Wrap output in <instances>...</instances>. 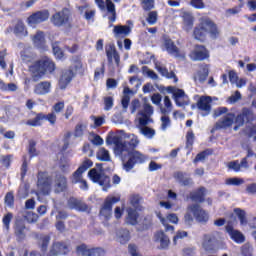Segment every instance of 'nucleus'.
Listing matches in <instances>:
<instances>
[{
  "label": "nucleus",
  "instance_id": "41",
  "mask_svg": "<svg viewBox=\"0 0 256 256\" xmlns=\"http://www.w3.org/2000/svg\"><path fill=\"white\" fill-rule=\"evenodd\" d=\"M45 119V114L39 113L36 115L34 119H30L26 122V125H29L30 127H39L41 125V121Z\"/></svg>",
  "mask_w": 256,
  "mask_h": 256
},
{
  "label": "nucleus",
  "instance_id": "22",
  "mask_svg": "<svg viewBox=\"0 0 256 256\" xmlns=\"http://www.w3.org/2000/svg\"><path fill=\"white\" fill-rule=\"evenodd\" d=\"M106 56L108 59V63H113L114 59L117 67H119V63H121V56H119V52H117L115 45L110 44L106 46Z\"/></svg>",
  "mask_w": 256,
  "mask_h": 256
},
{
  "label": "nucleus",
  "instance_id": "62",
  "mask_svg": "<svg viewBox=\"0 0 256 256\" xmlns=\"http://www.w3.org/2000/svg\"><path fill=\"white\" fill-rule=\"evenodd\" d=\"M84 19H86V21H94L95 10H91V9L86 10L84 14Z\"/></svg>",
  "mask_w": 256,
  "mask_h": 256
},
{
  "label": "nucleus",
  "instance_id": "28",
  "mask_svg": "<svg viewBox=\"0 0 256 256\" xmlns=\"http://www.w3.org/2000/svg\"><path fill=\"white\" fill-rule=\"evenodd\" d=\"M173 177L177 183H180V185H183L184 187H187L193 183L191 178L187 177V173L182 171L174 172Z\"/></svg>",
  "mask_w": 256,
  "mask_h": 256
},
{
  "label": "nucleus",
  "instance_id": "27",
  "mask_svg": "<svg viewBox=\"0 0 256 256\" xmlns=\"http://www.w3.org/2000/svg\"><path fill=\"white\" fill-rule=\"evenodd\" d=\"M154 241L155 243H160V249H167L169 243H171L169 237H167L163 231H159L154 235Z\"/></svg>",
  "mask_w": 256,
  "mask_h": 256
},
{
  "label": "nucleus",
  "instance_id": "38",
  "mask_svg": "<svg viewBox=\"0 0 256 256\" xmlns=\"http://www.w3.org/2000/svg\"><path fill=\"white\" fill-rule=\"evenodd\" d=\"M13 31L17 37H26L27 35V29L25 28V24L23 23V21H18L14 26Z\"/></svg>",
  "mask_w": 256,
  "mask_h": 256
},
{
  "label": "nucleus",
  "instance_id": "6",
  "mask_svg": "<svg viewBox=\"0 0 256 256\" xmlns=\"http://www.w3.org/2000/svg\"><path fill=\"white\" fill-rule=\"evenodd\" d=\"M234 123H236L234 131H238L239 127H243L245 123H248L250 133H252V135L256 134V116L251 109L243 108L241 113L235 116Z\"/></svg>",
  "mask_w": 256,
  "mask_h": 256
},
{
  "label": "nucleus",
  "instance_id": "35",
  "mask_svg": "<svg viewBox=\"0 0 256 256\" xmlns=\"http://www.w3.org/2000/svg\"><path fill=\"white\" fill-rule=\"evenodd\" d=\"M205 187H200L198 190L190 193V199L197 203H203L205 201Z\"/></svg>",
  "mask_w": 256,
  "mask_h": 256
},
{
  "label": "nucleus",
  "instance_id": "16",
  "mask_svg": "<svg viewBox=\"0 0 256 256\" xmlns=\"http://www.w3.org/2000/svg\"><path fill=\"white\" fill-rule=\"evenodd\" d=\"M71 246L67 242H54L48 256L67 255Z\"/></svg>",
  "mask_w": 256,
  "mask_h": 256
},
{
  "label": "nucleus",
  "instance_id": "51",
  "mask_svg": "<svg viewBox=\"0 0 256 256\" xmlns=\"http://www.w3.org/2000/svg\"><path fill=\"white\" fill-rule=\"evenodd\" d=\"M114 103L115 100L112 96L104 97V111H111V109H113Z\"/></svg>",
  "mask_w": 256,
  "mask_h": 256
},
{
  "label": "nucleus",
  "instance_id": "34",
  "mask_svg": "<svg viewBox=\"0 0 256 256\" xmlns=\"http://www.w3.org/2000/svg\"><path fill=\"white\" fill-rule=\"evenodd\" d=\"M113 33L115 37H127L131 34V28L128 25L114 26Z\"/></svg>",
  "mask_w": 256,
  "mask_h": 256
},
{
  "label": "nucleus",
  "instance_id": "40",
  "mask_svg": "<svg viewBox=\"0 0 256 256\" xmlns=\"http://www.w3.org/2000/svg\"><path fill=\"white\" fill-rule=\"evenodd\" d=\"M59 169L62 173H69L71 171V160L65 157L60 159Z\"/></svg>",
  "mask_w": 256,
  "mask_h": 256
},
{
  "label": "nucleus",
  "instance_id": "29",
  "mask_svg": "<svg viewBox=\"0 0 256 256\" xmlns=\"http://www.w3.org/2000/svg\"><path fill=\"white\" fill-rule=\"evenodd\" d=\"M207 77H209V67L204 65L194 75V81L195 83H205V81H207Z\"/></svg>",
  "mask_w": 256,
  "mask_h": 256
},
{
  "label": "nucleus",
  "instance_id": "46",
  "mask_svg": "<svg viewBox=\"0 0 256 256\" xmlns=\"http://www.w3.org/2000/svg\"><path fill=\"white\" fill-rule=\"evenodd\" d=\"M202 247L205 249V251H213V239L211 238V236H204Z\"/></svg>",
  "mask_w": 256,
  "mask_h": 256
},
{
  "label": "nucleus",
  "instance_id": "5",
  "mask_svg": "<svg viewBox=\"0 0 256 256\" xmlns=\"http://www.w3.org/2000/svg\"><path fill=\"white\" fill-rule=\"evenodd\" d=\"M209 34L211 39H217L219 37V28L217 27V24H215L210 19H205L200 27H197L194 29V37L198 41H204L205 35Z\"/></svg>",
  "mask_w": 256,
  "mask_h": 256
},
{
  "label": "nucleus",
  "instance_id": "25",
  "mask_svg": "<svg viewBox=\"0 0 256 256\" xmlns=\"http://www.w3.org/2000/svg\"><path fill=\"white\" fill-rule=\"evenodd\" d=\"M35 95H48L51 93V82L42 81L34 86Z\"/></svg>",
  "mask_w": 256,
  "mask_h": 256
},
{
  "label": "nucleus",
  "instance_id": "58",
  "mask_svg": "<svg viewBox=\"0 0 256 256\" xmlns=\"http://www.w3.org/2000/svg\"><path fill=\"white\" fill-rule=\"evenodd\" d=\"M228 169L235 171V173H239L241 171L239 160L231 161L227 164Z\"/></svg>",
  "mask_w": 256,
  "mask_h": 256
},
{
  "label": "nucleus",
  "instance_id": "48",
  "mask_svg": "<svg viewBox=\"0 0 256 256\" xmlns=\"http://www.w3.org/2000/svg\"><path fill=\"white\" fill-rule=\"evenodd\" d=\"M243 183H245L243 178L232 177L226 179V185H232L234 187H239V185H243Z\"/></svg>",
  "mask_w": 256,
  "mask_h": 256
},
{
  "label": "nucleus",
  "instance_id": "50",
  "mask_svg": "<svg viewBox=\"0 0 256 256\" xmlns=\"http://www.w3.org/2000/svg\"><path fill=\"white\" fill-rule=\"evenodd\" d=\"M12 220H13V213L9 212L6 215H4V217L2 219V223H3L4 229H6V231H9Z\"/></svg>",
  "mask_w": 256,
  "mask_h": 256
},
{
  "label": "nucleus",
  "instance_id": "7",
  "mask_svg": "<svg viewBox=\"0 0 256 256\" xmlns=\"http://www.w3.org/2000/svg\"><path fill=\"white\" fill-rule=\"evenodd\" d=\"M229 109L227 107H219L214 111V117H221L215 124L214 129L219 131V129H231L233 123H235V113H228Z\"/></svg>",
  "mask_w": 256,
  "mask_h": 256
},
{
  "label": "nucleus",
  "instance_id": "3",
  "mask_svg": "<svg viewBox=\"0 0 256 256\" xmlns=\"http://www.w3.org/2000/svg\"><path fill=\"white\" fill-rule=\"evenodd\" d=\"M151 115H153V106L147 103L144 104L143 109L138 112L140 133L141 135H144V137H147V139H153V137H155V130H153V128L147 127V125L153 123Z\"/></svg>",
  "mask_w": 256,
  "mask_h": 256
},
{
  "label": "nucleus",
  "instance_id": "49",
  "mask_svg": "<svg viewBox=\"0 0 256 256\" xmlns=\"http://www.w3.org/2000/svg\"><path fill=\"white\" fill-rule=\"evenodd\" d=\"M142 73L143 75H147L150 79H153V81H157L159 79V76H157V73L155 71L149 69L147 66L142 67Z\"/></svg>",
  "mask_w": 256,
  "mask_h": 256
},
{
  "label": "nucleus",
  "instance_id": "53",
  "mask_svg": "<svg viewBox=\"0 0 256 256\" xmlns=\"http://www.w3.org/2000/svg\"><path fill=\"white\" fill-rule=\"evenodd\" d=\"M155 7V0H142V9L151 11Z\"/></svg>",
  "mask_w": 256,
  "mask_h": 256
},
{
  "label": "nucleus",
  "instance_id": "4",
  "mask_svg": "<svg viewBox=\"0 0 256 256\" xmlns=\"http://www.w3.org/2000/svg\"><path fill=\"white\" fill-rule=\"evenodd\" d=\"M125 159L120 158L123 164V169L127 173L134 169L135 165H143L149 160V156L138 150H130L125 153Z\"/></svg>",
  "mask_w": 256,
  "mask_h": 256
},
{
  "label": "nucleus",
  "instance_id": "17",
  "mask_svg": "<svg viewBox=\"0 0 256 256\" xmlns=\"http://www.w3.org/2000/svg\"><path fill=\"white\" fill-rule=\"evenodd\" d=\"M47 19H49V11L43 10L30 15L27 19V23L30 27H35V25H39V23L47 21Z\"/></svg>",
  "mask_w": 256,
  "mask_h": 256
},
{
  "label": "nucleus",
  "instance_id": "57",
  "mask_svg": "<svg viewBox=\"0 0 256 256\" xmlns=\"http://www.w3.org/2000/svg\"><path fill=\"white\" fill-rule=\"evenodd\" d=\"M146 21L149 25H155V23H157V11L149 12Z\"/></svg>",
  "mask_w": 256,
  "mask_h": 256
},
{
  "label": "nucleus",
  "instance_id": "33",
  "mask_svg": "<svg viewBox=\"0 0 256 256\" xmlns=\"http://www.w3.org/2000/svg\"><path fill=\"white\" fill-rule=\"evenodd\" d=\"M126 212V223L128 225H137V219H139V213L137 212V209L129 207L126 209Z\"/></svg>",
  "mask_w": 256,
  "mask_h": 256
},
{
  "label": "nucleus",
  "instance_id": "55",
  "mask_svg": "<svg viewBox=\"0 0 256 256\" xmlns=\"http://www.w3.org/2000/svg\"><path fill=\"white\" fill-rule=\"evenodd\" d=\"M90 137H92L90 141L93 145H103V138H101V136H99L98 134L91 133Z\"/></svg>",
  "mask_w": 256,
  "mask_h": 256
},
{
  "label": "nucleus",
  "instance_id": "13",
  "mask_svg": "<svg viewBox=\"0 0 256 256\" xmlns=\"http://www.w3.org/2000/svg\"><path fill=\"white\" fill-rule=\"evenodd\" d=\"M76 255L81 256H103L105 251L101 248H89L87 244H80L76 246Z\"/></svg>",
  "mask_w": 256,
  "mask_h": 256
},
{
  "label": "nucleus",
  "instance_id": "59",
  "mask_svg": "<svg viewBox=\"0 0 256 256\" xmlns=\"http://www.w3.org/2000/svg\"><path fill=\"white\" fill-rule=\"evenodd\" d=\"M242 255L243 256H252L253 255V247H251V245L249 244H244L242 246Z\"/></svg>",
  "mask_w": 256,
  "mask_h": 256
},
{
  "label": "nucleus",
  "instance_id": "45",
  "mask_svg": "<svg viewBox=\"0 0 256 256\" xmlns=\"http://www.w3.org/2000/svg\"><path fill=\"white\" fill-rule=\"evenodd\" d=\"M160 121H161V125H160L161 131H167V129L171 127V118H169L167 114H163V116H161L160 118Z\"/></svg>",
  "mask_w": 256,
  "mask_h": 256
},
{
  "label": "nucleus",
  "instance_id": "19",
  "mask_svg": "<svg viewBox=\"0 0 256 256\" xmlns=\"http://www.w3.org/2000/svg\"><path fill=\"white\" fill-rule=\"evenodd\" d=\"M211 103H213V99L211 98V96H201L198 100L197 108L202 111V117H207V115L211 113Z\"/></svg>",
  "mask_w": 256,
  "mask_h": 256
},
{
  "label": "nucleus",
  "instance_id": "63",
  "mask_svg": "<svg viewBox=\"0 0 256 256\" xmlns=\"http://www.w3.org/2000/svg\"><path fill=\"white\" fill-rule=\"evenodd\" d=\"M139 201H141L139 195H134L130 198V203L132 207H135L136 209H139Z\"/></svg>",
  "mask_w": 256,
  "mask_h": 256
},
{
  "label": "nucleus",
  "instance_id": "23",
  "mask_svg": "<svg viewBox=\"0 0 256 256\" xmlns=\"http://www.w3.org/2000/svg\"><path fill=\"white\" fill-rule=\"evenodd\" d=\"M74 77L75 73L71 69L63 70L59 80L60 89H67V85L73 81Z\"/></svg>",
  "mask_w": 256,
  "mask_h": 256
},
{
  "label": "nucleus",
  "instance_id": "32",
  "mask_svg": "<svg viewBox=\"0 0 256 256\" xmlns=\"http://www.w3.org/2000/svg\"><path fill=\"white\" fill-rule=\"evenodd\" d=\"M164 47L169 55H173V57H179V48H177L171 39L164 38Z\"/></svg>",
  "mask_w": 256,
  "mask_h": 256
},
{
  "label": "nucleus",
  "instance_id": "9",
  "mask_svg": "<svg viewBox=\"0 0 256 256\" xmlns=\"http://www.w3.org/2000/svg\"><path fill=\"white\" fill-rule=\"evenodd\" d=\"M88 177L89 179H91V181H93V183H98V185L103 187V191H107V189L111 187V179L101 170L92 168L88 172Z\"/></svg>",
  "mask_w": 256,
  "mask_h": 256
},
{
  "label": "nucleus",
  "instance_id": "1",
  "mask_svg": "<svg viewBox=\"0 0 256 256\" xmlns=\"http://www.w3.org/2000/svg\"><path fill=\"white\" fill-rule=\"evenodd\" d=\"M127 138L130 141H123V138L119 135L108 136L106 139L107 145H114V155L120 157V159H126L125 153L135 151L139 147L140 141L135 134H128Z\"/></svg>",
  "mask_w": 256,
  "mask_h": 256
},
{
  "label": "nucleus",
  "instance_id": "44",
  "mask_svg": "<svg viewBox=\"0 0 256 256\" xmlns=\"http://www.w3.org/2000/svg\"><path fill=\"white\" fill-rule=\"evenodd\" d=\"M19 199H27L29 197V186L25 183L21 184L18 189Z\"/></svg>",
  "mask_w": 256,
  "mask_h": 256
},
{
  "label": "nucleus",
  "instance_id": "52",
  "mask_svg": "<svg viewBox=\"0 0 256 256\" xmlns=\"http://www.w3.org/2000/svg\"><path fill=\"white\" fill-rule=\"evenodd\" d=\"M52 49L56 59H61L63 57V50L59 47V42L52 43Z\"/></svg>",
  "mask_w": 256,
  "mask_h": 256
},
{
  "label": "nucleus",
  "instance_id": "12",
  "mask_svg": "<svg viewBox=\"0 0 256 256\" xmlns=\"http://www.w3.org/2000/svg\"><path fill=\"white\" fill-rule=\"evenodd\" d=\"M95 3L98 5V7L100 9H105V5H106V9L109 13L108 15V21H109V27H113V23H115V21H117V12L115 11V4L113 3L112 0H95Z\"/></svg>",
  "mask_w": 256,
  "mask_h": 256
},
{
  "label": "nucleus",
  "instance_id": "64",
  "mask_svg": "<svg viewBox=\"0 0 256 256\" xmlns=\"http://www.w3.org/2000/svg\"><path fill=\"white\" fill-rule=\"evenodd\" d=\"M49 241H51V237L49 236L42 237V244H41L42 251H47V247L49 246Z\"/></svg>",
  "mask_w": 256,
  "mask_h": 256
},
{
  "label": "nucleus",
  "instance_id": "56",
  "mask_svg": "<svg viewBox=\"0 0 256 256\" xmlns=\"http://www.w3.org/2000/svg\"><path fill=\"white\" fill-rule=\"evenodd\" d=\"M4 201L8 207H13L15 203V196H13V192H8L5 196Z\"/></svg>",
  "mask_w": 256,
  "mask_h": 256
},
{
  "label": "nucleus",
  "instance_id": "21",
  "mask_svg": "<svg viewBox=\"0 0 256 256\" xmlns=\"http://www.w3.org/2000/svg\"><path fill=\"white\" fill-rule=\"evenodd\" d=\"M226 232L228 233L232 241H235V243H245V236L243 235V233H241L239 230L234 229L231 223H228L226 225Z\"/></svg>",
  "mask_w": 256,
  "mask_h": 256
},
{
  "label": "nucleus",
  "instance_id": "18",
  "mask_svg": "<svg viewBox=\"0 0 256 256\" xmlns=\"http://www.w3.org/2000/svg\"><path fill=\"white\" fill-rule=\"evenodd\" d=\"M69 22V10L64 9L62 11L56 12L51 17V23L55 25V27H63V25Z\"/></svg>",
  "mask_w": 256,
  "mask_h": 256
},
{
  "label": "nucleus",
  "instance_id": "37",
  "mask_svg": "<svg viewBox=\"0 0 256 256\" xmlns=\"http://www.w3.org/2000/svg\"><path fill=\"white\" fill-rule=\"evenodd\" d=\"M173 111V103L171 102V98L169 96L164 97V107H160V112L162 115H169Z\"/></svg>",
  "mask_w": 256,
  "mask_h": 256
},
{
  "label": "nucleus",
  "instance_id": "24",
  "mask_svg": "<svg viewBox=\"0 0 256 256\" xmlns=\"http://www.w3.org/2000/svg\"><path fill=\"white\" fill-rule=\"evenodd\" d=\"M67 190V177L58 174L54 180V191L55 193H63Z\"/></svg>",
  "mask_w": 256,
  "mask_h": 256
},
{
  "label": "nucleus",
  "instance_id": "20",
  "mask_svg": "<svg viewBox=\"0 0 256 256\" xmlns=\"http://www.w3.org/2000/svg\"><path fill=\"white\" fill-rule=\"evenodd\" d=\"M209 51L203 45H196L194 50L190 53L192 61H205L208 59Z\"/></svg>",
  "mask_w": 256,
  "mask_h": 256
},
{
  "label": "nucleus",
  "instance_id": "43",
  "mask_svg": "<svg viewBox=\"0 0 256 256\" xmlns=\"http://www.w3.org/2000/svg\"><path fill=\"white\" fill-rule=\"evenodd\" d=\"M85 131H87V125L83 123H78L74 129V137H83V135H85Z\"/></svg>",
  "mask_w": 256,
  "mask_h": 256
},
{
  "label": "nucleus",
  "instance_id": "15",
  "mask_svg": "<svg viewBox=\"0 0 256 256\" xmlns=\"http://www.w3.org/2000/svg\"><path fill=\"white\" fill-rule=\"evenodd\" d=\"M188 210L193 214L198 223H207L209 221V214L199 204L188 206Z\"/></svg>",
  "mask_w": 256,
  "mask_h": 256
},
{
  "label": "nucleus",
  "instance_id": "10",
  "mask_svg": "<svg viewBox=\"0 0 256 256\" xmlns=\"http://www.w3.org/2000/svg\"><path fill=\"white\" fill-rule=\"evenodd\" d=\"M167 91L168 93H172L177 107H185V105H189V96L185 94V90L169 86Z\"/></svg>",
  "mask_w": 256,
  "mask_h": 256
},
{
  "label": "nucleus",
  "instance_id": "31",
  "mask_svg": "<svg viewBox=\"0 0 256 256\" xmlns=\"http://www.w3.org/2000/svg\"><path fill=\"white\" fill-rule=\"evenodd\" d=\"M181 17L183 19L184 31H191L193 29V14L191 12H182Z\"/></svg>",
  "mask_w": 256,
  "mask_h": 256
},
{
  "label": "nucleus",
  "instance_id": "61",
  "mask_svg": "<svg viewBox=\"0 0 256 256\" xmlns=\"http://www.w3.org/2000/svg\"><path fill=\"white\" fill-rule=\"evenodd\" d=\"M241 99V92L236 91L232 96L228 98V102L233 105V103H237V101H240Z\"/></svg>",
  "mask_w": 256,
  "mask_h": 256
},
{
  "label": "nucleus",
  "instance_id": "8",
  "mask_svg": "<svg viewBox=\"0 0 256 256\" xmlns=\"http://www.w3.org/2000/svg\"><path fill=\"white\" fill-rule=\"evenodd\" d=\"M53 180L49 173L47 172H39L37 176V187L38 192H36L37 197L39 195H49L51 193V185Z\"/></svg>",
  "mask_w": 256,
  "mask_h": 256
},
{
  "label": "nucleus",
  "instance_id": "30",
  "mask_svg": "<svg viewBox=\"0 0 256 256\" xmlns=\"http://www.w3.org/2000/svg\"><path fill=\"white\" fill-rule=\"evenodd\" d=\"M27 228L25 227V222L23 220H17L14 227V233L19 241L25 239V231Z\"/></svg>",
  "mask_w": 256,
  "mask_h": 256
},
{
  "label": "nucleus",
  "instance_id": "42",
  "mask_svg": "<svg viewBox=\"0 0 256 256\" xmlns=\"http://www.w3.org/2000/svg\"><path fill=\"white\" fill-rule=\"evenodd\" d=\"M97 159H99V161H111L109 150L105 149L104 147L100 148L97 152Z\"/></svg>",
  "mask_w": 256,
  "mask_h": 256
},
{
  "label": "nucleus",
  "instance_id": "2",
  "mask_svg": "<svg viewBox=\"0 0 256 256\" xmlns=\"http://www.w3.org/2000/svg\"><path fill=\"white\" fill-rule=\"evenodd\" d=\"M29 71L32 75V81L37 83L40 79H43L45 75L55 72V62L47 56L35 61L30 67Z\"/></svg>",
  "mask_w": 256,
  "mask_h": 256
},
{
  "label": "nucleus",
  "instance_id": "26",
  "mask_svg": "<svg viewBox=\"0 0 256 256\" xmlns=\"http://www.w3.org/2000/svg\"><path fill=\"white\" fill-rule=\"evenodd\" d=\"M68 207L70 209H75L76 211H89V206L76 198H70L68 200Z\"/></svg>",
  "mask_w": 256,
  "mask_h": 256
},
{
  "label": "nucleus",
  "instance_id": "47",
  "mask_svg": "<svg viewBox=\"0 0 256 256\" xmlns=\"http://www.w3.org/2000/svg\"><path fill=\"white\" fill-rule=\"evenodd\" d=\"M234 213H236L241 225H247V217L244 210H242L241 208H236L234 210Z\"/></svg>",
  "mask_w": 256,
  "mask_h": 256
},
{
  "label": "nucleus",
  "instance_id": "14",
  "mask_svg": "<svg viewBox=\"0 0 256 256\" xmlns=\"http://www.w3.org/2000/svg\"><path fill=\"white\" fill-rule=\"evenodd\" d=\"M91 167H93V161L89 158L84 159L80 167L73 173L71 182L74 184L79 183L83 179V173Z\"/></svg>",
  "mask_w": 256,
  "mask_h": 256
},
{
  "label": "nucleus",
  "instance_id": "60",
  "mask_svg": "<svg viewBox=\"0 0 256 256\" xmlns=\"http://www.w3.org/2000/svg\"><path fill=\"white\" fill-rule=\"evenodd\" d=\"M190 5L194 7V9H205V3L203 0H191Z\"/></svg>",
  "mask_w": 256,
  "mask_h": 256
},
{
  "label": "nucleus",
  "instance_id": "36",
  "mask_svg": "<svg viewBox=\"0 0 256 256\" xmlns=\"http://www.w3.org/2000/svg\"><path fill=\"white\" fill-rule=\"evenodd\" d=\"M32 41L38 49H45V34L38 31L36 35L33 36Z\"/></svg>",
  "mask_w": 256,
  "mask_h": 256
},
{
  "label": "nucleus",
  "instance_id": "11",
  "mask_svg": "<svg viewBox=\"0 0 256 256\" xmlns=\"http://www.w3.org/2000/svg\"><path fill=\"white\" fill-rule=\"evenodd\" d=\"M120 201L121 197L119 196H108L100 210V215L104 217V219H110L113 213V205H115V203H119Z\"/></svg>",
  "mask_w": 256,
  "mask_h": 256
},
{
  "label": "nucleus",
  "instance_id": "39",
  "mask_svg": "<svg viewBox=\"0 0 256 256\" xmlns=\"http://www.w3.org/2000/svg\"><path fill=\"white\" fill-rule=\"evenodd\" d=\"M118 241L122 245H125L131 239V236L129 235V230L127 229H121L117 233Z\"/></svg>",
  "mask_w": 256,
  "mask_h": 256
},
{
  "label": "nucleus",
  "instance_id": "54",
  "mask_svg": "<svg viewBox=\"0 0 256 256\" xmlns=\"http://www.w3.org/2000/svg\"><path fill=\"white\" fill-rule=\"evenodd\" d=\"M157 217H158V219H160L162 225H164L165 231H175V227H173L172 225H169V224L167 223V219H165V218L161 215V213H158V214H157Z\"/></svg>",
  "mask_w": 256,
  "mask_h": 256
}]
</instances>
